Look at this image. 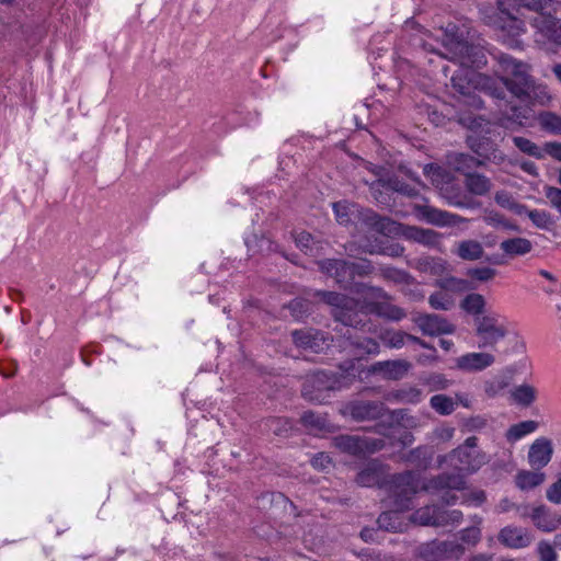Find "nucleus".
<instances>
[{
  "label": "nucleus",
  "instance_id": "obj_33",
  "mask_svg": "<svg viewBox=\"0 0 561 561\" xmlns=\"http://www.w3.org/2000/svg\"><path fill=\"white\" fill-rule=\"evenodd\" d=\"M546 480V474L540 470L519 471L516 476V484L522 490H530L540 485Z\"/></svg>",
  "mask_w": 561,
  "mask_h": 561
},
{
  "label": "nucleus",
  "instance_id": "obj_62",
  "mask_svg": "<svg viewBox=\"0 0 561 561\" xmlns=\"http://www.w3.org/2000/svg\"><path fill=\"white\" fill-rule=\"evenodd\" d=\"M423 271L433 274H440L445 270V263L442 260L430 259L424 261Z\"/></svg>",
  "mask_w": 561,
  "mask_h": 561
},
{
  "label": "nucleus",
  "instance_id": "obj_3",
  "mask_svg": "<svg viewBox=\"0 0 561 561\" xmlns=\"http://www.w3.org/2000/svg\"><path fill=\"white\" fill-rule=\"evenodd\" d=\"M442 43L445 48L442 55L463 67H480L486 62L482 49L465 41L462 33L459 34L455 24L446 26Z\"/></svg>",
  "mask_w": 561,
  "mask_h": 561
},
{
  "label": "nucleus",
  "instance_id": "obj_57",
  "mask_svg": "<svg viewBox=\"0 0 561 561\" xmlns=\"http://www.w3.org/2000/svg\"><path fill=\"white\" fill-rule=\"evenodd\" d=\"M327 378L325 373L319 371L317 373L312 379L310 380L311 385L313 387H317L318 390H333L335 389V382L330 381L329 379L324 381L323 379Z\"/></svg>",
  "mask_w": 561,
  "mask_h": 561
},
{
  "label": "nucleus",
  "instance_id": "obj_48",
  "mask_svg": "<svg viewBox=\"0 0 561 561\" xmlns=\"http://www.w3.org/2000/svg\"><path fill=\"white\" fill-rule=\"evenodd\" d=\"M424 174L431 179L432 183L439 187L443 180L448 176V174L438 165L435 164H426L424 167Z\"/></svg>",
  "mask_w": 561,
  "mask_h": 561
},
{
  "label": "nucleus",
  "instance_id": "obj_39",
  "mask_svg": "<svg viewBox=\"0 0 561 561\" xmlns=\"http://www.w3.org/2000/svg\"><path fill=\"white\" fill-rule=\"evenodd\" d=\"M408 333L396 330H385L379 337L390 348H401L407 341Z\"/></svg>",
  "mask_w": 561,
  "mask_h": 561
},
{
  "label": "nucleus",
  "instance_id": "obj_18",
  "mask_svg": "<svg viewBox=\"0 0 561 561\" xmlns=\"http://www.w3.org/2000/svg\"><path fill=\"white\" fill-rule=\"evenodd\" d=\"M318 264L323 273L333 277L335 282L341 286L346 287L352 283L353 279L350 262L344 260L328 259L320 261Z\"/></svg>",
  "mask_w": 561,
  "mask_h": 561
},
{
  "label": "nucleus",
  "instance_id": "obj_13",
  "mask_svg": "<svg viewBox=\"0 0 561 561\" xmlns=\"http://www.w3.org/2000/svg\"><path fill=\"white\" fill-rule=\"evenodd\" d=\"M463 553V548L456 542L432 541L422 545L419 549V556L425 561H440L449 557H458Z\"/></svg>",
  "mask_w": 561,
  "mask_h": 561
},
{
  "label": "nucleus",
  "instance_id": "obj_53",
  "mask_svg": "<svg viewBox=\"0 0 561 561\" xmlns=\"http://www.w3.org/2000/svg\"><path fill=\"white\" fill-rule=\"evenodd\" d=\"M440 190L444 191L443 187H440ZM443 196L446 198L448 205H450V206H455V207H459V208L472 207V204L467 202L466 197L459 193H457V194L450 193L449 194L448 191L446 190L445 192H443Z\"/></svg>",
  "mask_w": 561,
  "mask_h": 561
},
{
  "label": "nucleus",
  "instance_id": "obj_45",
  "mask_svg": "<svg viewBox=\"0 0 561 561\" xmlns=\"http://www.w3.org/2000/svg\"><path fill=\"white\" fill-rule=\"evenodd\" d=\"M267 425L277 436L286 435L291 430V422L284 417H273L268 420Z\"/></svg>",
  "mask_w": 561,
  "mask_h": 561
},
{
  "label": "nucleus",
  "instance_id": "obj_27",
  "mask_svg": "<svg viewBox=\"0 0 561 561\" xmlns=\"http://www.w3.org/2000/svg\"><path fill=\"white\" fill-rule=\"evenodd\" d=\"M530 518L534 525L545 533H551L556 530L561 522V519L557 515L551 514L542 505L533 508Z\"/></svg>",
  "mask_w": 561,
  "mask_h": 561
},
{
  "label": "nucleus",
  "instance_id": "obj_1",
  "mask_svg": "<svg viewBox=\"0 0 561 561\" xmlns=\"http://www.w3.org/2000/svg\"><path fill=\"white\" fill-rule=\"evenodd\" d=\"M496 60L503 75L500 82L481 73H471L469 81L500 102L504 101L505 89L516 98L534 78L530 73L531 66L503 53L496 56Z\"/></svg>",
  "mask_w": 561,
  "mask_h": 561
},
{
  "label": "nucleus",
  "instance_id": "obj_55",
  "mask_svg": "<svg viewBox=\"0 0 561 561\" xmlns=\"http://www.w3.org/2000/svg\"><path fill=\"white\" fill-rule=\"evenodd\" d=\"M295 242L298 248H300L306 253L312 251V244L314 243L313 237L307 232L301 231L295 236Z\"/></svg>",
  "mask_w": 561,
  "mask_h": 561
},
{
  "label": "nucleus",
  "instance_id": "obj_29",
  "mask_svg": "<svg viewBox=\"0 0 561 561\" xmlns=\"http://www.w3.org/2000/svg\"><path fill=\"white\" fill-rule=\"evenodd\" d=\"M500 249L510 256H518L529 253L533 250V243L526 238L516 237L503 240Z\"/></svg>",
  "mask_w": 561,
  "mask_h": 561
},
{
  "label": "nucleus",
  "instance_id": "obj_35",
  "mask_svg": "<svg viewBox=\"0 0 561 561\" xmlns=\"http://www.w3.org/2000/svg\"><path fill=\"white\" fill-rule=\"evenodd\" d=\"M485 307V299L480 294H469L461 301V308L473 316L481 317L483 316V310Z\"/></svg>",
  "mask_w": 561,
  "mask_h": 561
},
{
  "label": "nucleus",
  "instance_id": "obj_17",
  "mask_svg": "<svg viewBox=\"0 0 561 561\" xmlns=\"http://www.w3.org/2000/svg\"><path fill=\"white\" fill-rule=\"evenodd\" d=\"M346 412L355 421L376 420L381 417L385 412V405L377 401H357L346 407Z\"/></svg>",
  "mask_w": 561,
  "mask_h": 561
},
{
  "label": "nucleus",
  "instance_id": "obj_59",
  "mask_svg": "<svg viewBox=\"0 0 561 561\" xmlns=\"http://www.w3.org/2000/svg\"><path fill=\"white\" fill-rule=\"evenodd\" d=\"M367 252H369L370 254L379 253V254H383V255H388V256H392V257H398L403 254L404 248L398 243H393V244L387 245L380 250L369 249V250H367Z\"/></svg>",
  "mask_w": 561,
  "mask_h": 561
},
{
  "label": "nucleus",
  "instance_id": "obj_34",
  "mask_svg": "<svg viewBox=\"0 0 561 561\" xmlns=\"http://www.w3.org/2000/svg\"><path fill=\"white\" fill-rule=\"evenodd\" d=\"M449 163L455 168L456 171L465 174L481 164V162L469 153L455 152L449 156Z\"/></svg>",
  "mask_w": 561,
  "mask_h": 561
},
{
  "label": "nucleus",
  "instance_id": "obj_49",
  "mask_svg": "<svg viewBox=\"0 0 561 561\" xmlns=\"http://www.w3.org/2000/svg\"><path fill=\"white\" fill-rule=\"evenodd\" d=\"M431 391L444 390L449 387V380L442 374H432L425 379Z\"/></svg>",
  "mask_w": 561,
  "mask_h": 561
},
{
  "label": "nucleus",
  "instance_id": "obj_26",
  "mask_svg": "<svg viewBox=\"0 0 561 561\" xmlns=\"http://www.w3.org/2000/svg\"><path fill=\"white\" fill-rule=\"evenodd\" d=\"M403 234L412 241L421 243L426 247H437L442 242V234L432 229H424L419 227H405Z\"/></svg>",
  "mask_w": 561,
  "mask_h": 561
},
{
  "label": "nucleus",
  "instance_id": "obj_9",
  "mask_svg": "<svg viewBox=\"0 0 561 561\" xmlns=\"http://www.w3.org/2000/svg\"><path fill=\"white\" fill-rule=\"evenodd\" d=\"M534 42L541 48L561 46V19L539 13L530 20Z\"/></svg>",
  "mask_w": 561,
  "mask_h": 561
},
{
  "label": "nucleus",
  "instance_id": "obj_51",
  "mask_svg": "<svg viewBox=\"0 0 561 561\" xmlns=\"http://www.w3.org/2000/svg\"><path fill=\"white\" fill-rule=\"evenodd\" d=\"M333 210L339 224L347 225L351 221V209L346 202L334 203Z\"/></svg>",
  "mask_w": 561,
  "mask_h": 561
},
{
  "label": "nucleus",
  "instance_id": "obj_37",
  "mask_svg": "<svg viewBox=\"0 0 561 561\" xmlns=\"http://www.w3.org/2000/svg\"><path fill=\"white\" fill-rule=\"evenodd\" d=\"M391 399L399 403H417L422 399V391L415 387L401 388L391 393Z\"/></svg>",
  "mask_w": 561,
  "mask_h": 561
},
{
  "label": "nucleus",
  "instance_id": "obj_63",
  "mask_svg": "<svg viewBox=\"0 0 561 561\" xmlns=\"http://www.w3.org/2000/svg\"><path fill=\"white\" fill-rule=\"evenodd\" d=\"M505 382L503 381H489L485 382L484 391L490 398L496 397L504 388Z\"/></svg>",
  "mask_w": 561,
  "mask_h": 561
},
{
  "label": "nucleus",
  "instance_id": "obj_22",
  "mask_svg": "<svg viewBox=\"0 0 561 561\" xmlns=\"http://www.w3.org/2000/svg\"><path fill=\"white\" fill-rule=\"evenodd\" d=\"M451 252L462 261H479L484 255L482 243L476 239H463L456 242Z\"/></svg>",
  "mask_w": 561,
  "mask_h": 561
},
{
  "label": "nucleus",
  "instance_id": "obj_58",
  "mask_svg": "<svg viewBox=\"0 0 561 561\" xmlns=\"http://www.w3.org/2000/svg\"><path fill=\"white\" fill-rule=\"evenodd\" d=\"M481 538V530L479 527H468L460 533V539L469 545H476Z\"/></svg>",
  "mask_w": 561,
  "mask_h": 561
},
{
  "label": "nucleus",
  "instance_id": "obj_21",
  "mask_svg": "<svg viewBox=\"0 0 561 561\" xmlns=\"http://www.w3.org/2000/svg\"><path fill=\"white\" fill-rule=\"evenodd\" d=\"M516 99L529 104L546 105L550 102L551 95L548 88L533 78Z\"/></svg>",
  "mask_w": 561,
  "mask_h": 561
},
{
  "label": "nucleus",
  "instance_id": "obj_54",
  "mask_svg": "<svg viewBox=\"0 0 561 561\" xmlns=\"http://www.w3.org/2000/svg\"><path fill=\"white\" fill-rule=\"evenodd\" d=\"M301 422L306 426H310L312 428H318V430L323 428L325 425L324 419H322L321 416L317 415L316 413H313L311 411H307L301 415Z\"/></svg>",
  "mask_w": 561,
  "mask_h": 561
},
{
  "label": "nucleus",
  "instance_id": "obj_61",
  "mask_svg": "<svg viewBox=\"0 0 561 561\" xmlns=\"http://www.w3.org/2000/svg\"><path fill=\"white\" fill-rule=\"evenodd\" d=\"M488 425V419L483 415L471 416L467 420L466 426L469 431H481Z\"/></svg>",
  "mask_w": 561,
  "mask_h": 561
},
{
  "label": "nucleus",
  "instance_id": "obj_32",
  "mask_svg": "<svg viewBox=\"0 0 561 561\" xmlns=\"http://www.w3.org/2000/svg\"><path fill=\"white\" fill-rule=\"evenodd\" d=\"M537 398V390L535 387L528 383H523L515 387L511 391V399L514 403L520 407H529L531 405Z\"/></svg>",
  "mask_w": 561,
  "mask_h": 561
},
{
  "label": "nucleus",
  "instance_id": "obj_23",
  "mask_svg": "<svg viewBox=\"0 0 561 561\" xmlns=\"http://www.w3.org/2000/svg\"><path fill=\"white\" fill-rule=\"evenodd\" d=\"M411 368V363L405 359L378 362L373 366L374 373L381 374L387 379L398 380L403 378Z\"/></svg>",
  "mask_w": 561,
  "mask_h": 561
},
{
  "label": "nucleus",
  "instance_id": "obj_7",
  "mask_svg": "<svg viewBox=\"0 0 561 561\" xmlns=\"http://www.w3.org/2000/svg\"><path fill=\"white\" fill-rule=\"evenodd\" d=\"M507 333L506 321L496 312L485 313L476 318V334L480 348L495 350L496 344L505 339Z\"/></svg>",
  "mask_w": 561,
  "mask_h": 561
},
{
  "label": "nucleus",
  "instance_id": "obj_38",
  "mask_svg": "<svg viewBox=\"0 0 561 561\" xmlns=\"http://www.w3.org/2000/svg\"><path fill=\"white\" fill-rule=\"evenodd\" d=\"M432 409L442 415H449L455 411L456 403L450 397L435 394L430 400Z\"/></svg>",
  "mask_w": 561,
  "mask_h": 561
},
{
  "label": "nucleus",
  "instance_id": "obj_40",
  "mask_svg": "<svg viewBox=\"0 0 561 561\" xmlns=\"http://www.w3.org/2000/svg\"><path fill=\"white\" fill-rule=\"evenodd\" d=\"M512 140L514 145L518 148V150L522 151L523 153H526L537 159H541L543 157V153L540 150V148L530 139L520 136H515L513 137Z\"/></svg>",
  "mask_w": 561,
  "mask_h": 561
},
{
  "label": "nucleus",
  "instance_id": "obj_6",
  "mask_svg": "<svg viewBox=\"0 0 561 561\" xmlns=\"http://www.w3.org/2000/svg\"><path fill=\"white\" fill-rule=\"evenodd\" d=\"M489 460V456L484 451L478 449V438L476 436H470L462 445L444 456L440 463L448 462L461 471L473 473L486 465Z\"/></svg>",
  "mask_w": 561,
  "mask_h": 561
},
{
  "label": "nucleus",
  "instance_id": "obj_20",
  "mask_svg": "<svg viewBox=\"0 0 561 561\" xmlns=\"http://www.w3.org/2000/svg\"><path fill=\"white\" fill-rule=\"evenodd\" d=\"M291 336L296 346L312 352L321 351L325 344L324 335L314 329L296 330L291 333Z\"/></svg>",
  "mask_w": 561,
  "mask_h": 561
},
{
  "label": "nucleus",
  "instance_id": "obj_28",
  "mask_svg": "<svg viewBox=\"0 0 561 561\" xmlns=\"http://www.w3.org/2000/svg\"><path fill=\"white\" fill-rule=\"evenodd\" d=\"M383 478V467L376 461H371L357 474L356 482L362 486L370 488L379 485Z\"/></svg>",
  "mask_w": 561,
  "mask_h": 561
},
{
  "label": "nucleus",
  "instance_id": "obj_31",
  "mask_svg": "<svg viewBox=\"0 0 561 561\" xmlns=\"http://www.w3.org/2000/svg\"><path fill=\"white\" fill-rule=\"evenodd\" d=\"M538 422L534 420H527L510 426L505 433V438L508 443L514 444L522 439L526 435H529L537 431Z\"/></svg>",
  "mask_w": 561,
  "mask_h": 561
},
{
  "label": "nucleus",
  "instance_id": "obj_43",
  "mask_svg": "<svg viewBox=\"0 0 561 561\" xmlns=\"http://www.w3.org/2000/svg\"><path fill=\"white\" fill-rule=\"evenodd\" d=\"M451 82L454 88L463 96V103L474 108H481L483 106L482 100L477 94L470 93L467 88L458 82L457 78L453 77Z\"/></svg>",
  "mask_w": 561,
  "mask_h": 561
},
{
  "label": "nucleus",
  "instance_id": "obj_12",
  "mask_svg": "<svg viewBox=\"0 0 561 561\" xmlns=\"http://www.w3.org/2000/svg\"><path fill=\"white\" fill-rule=\"evenodd\" d=\"M414 213L421 219L426 221L427 224L437 226V227H450L459 224H467L470 219L461 217L457 214L449 213L446 210H442L435 208L430 205H415L413 207Z\"/></svg>",
  "mask_w": 561,
  "mask_h": 561
},
{
  "label": "nucleus",
  "instance_id": "obj_24",
  "mask_svg": "<svg viewBox=\"0 0 561 561\" xmlns=\"http://www.w3.org/2000/svg\"><path fill=\"white\" fill-rule=\"evenodd\" d=\"M528 118L527 110L517 105L504 103L500 125L506 129L516 130L525 125Z\"/></svg>",
  "mask_w": 561,
  "mask_h": 561
},
{
  "label": "nucleus",
  "instance_id": "obj_50",
  "mask_svg": "<svg viewBox=\"0 0 561 561\" xmlns=\"http://www.w3.org/2000/svg\"><path fill=\"white\" fill-rule=\"evenodd\" d=\"M352 279L357 276H367L374 272V266L370 261L362 260L359 262H350Z\"/></svg>",
  "mask_w": 561,
  "mask_h": 561
},
{
  "label": "nucleus",
  "instance_id": "obj_64",
  "mask_svg": "<svg viewBox=\"0 0 561 561\" xmlns=\"http://www.w3.org/2000/svg\"><path fill=\"white\" fill-rule=\"evenodd\" d=\"M289 309L291 310L293 316L296 318L301 317L304 313L308 312V310H309L308 304L302 300H299V299L293 300L289 304Z\"/></svg>",
  "mask_w": 561,
  "mask_h": 561
},
{
  "label": "nucleus",
  "instance_id": "obj_60",
  "mask_svg": "<svg viewBox=\"0 0 561 561\" xmlns=\"http://www.w3.org/2000/svg\"><path fill=\"white\" fill-rule=\"evenodd\" d=\"M546 496L551 503L561 504V477L548 488Z\"/></svg>",
  "mask_w": 561,
  "mask_h": 561
},
{
  "label": "nucleus",
  "instance_id": "obj_8",
  "mask_svg": "<svg viewBox=\"0 0 561 561\" xmlns=\"http://www.w3.org/2000/svg\"><path fill=\"white\" fill-rule=\"evenodd\" d=\"M356 293L376 300L367 304V309L378 317L390 321H400L407 317L405 310L399 306L392 305L390 302L391 297L380 287L357 284Z\"/></svg>",
  "mask_w": 561,
  "mask_h": 561
},
{
  "label": "nucleus",
  "instance_id": "obj_19",
  "mask_svg": "<svg viewBox=\"0 0 561 561\" xmlns=\"http://www.w3.org/2000/svg\"><path fill=\"white\" fill-rule=\"evenodd\" d=\"M494 363L495 357L485 352L467 353L456 359L457 368L465 371H481Z\"/></svg>",
  "mask_w": 561,
  "mask_h": 561
},
{
  "label": "nucleus",
  "instance_id": "obj_44",
  "mask_svg": "<svg viewBox=\"0 0 561 561\" xmlns=\"http://www.w3.org/2000/svg\"><path fill=\"white\" fill-rule=\"evenodd\" d=\"M428 302L436 310H448L453 306V299L443 291L431 295Z\"/></svg>",
  "mask_w": 561,
  "mask_h": 561
},
{
  "label": "nucleus",
  "instance_id": "obj_16",
  "mask_svg": "<svg viewBox=\"0 0 561 561\" xmlns=\"http://www.w3.org/2000/svg\"><path fill=\"white\" fill-rule=\"evenodd\" d=\"M414 322L423 334L430 336L455 332V325L438 314H420L414 319Z\"/></svg>",
  "mask_w": 561,
  "mask_h": 561
},
{
  "label": "nucleus",
  "instance_id": "obj_56",
  "mask_svg": "<svg viewBox=\"0 0 561 561\" xmlns=\"http://www.w3.org/2000/svg\"><path fill=\"white\" fill-rule=\"evenodd\" d=\"M482 219L488 226L494 228H500L501 224H504V216L492 209H484Z\"/></svg>",
  "mask_w": 561,
  "mask_h": 561
},
{
  "label": "nucleus",
  "instance_id": "obj_42",
  "mask_svg": "<svg viewBox=\"0 0 561 561\" xmlns=\"http://www.w3.org/2000/svg\"><path fill=\"white\" fill-rule=\"evenodd\" d=\"M380 273L385 279L396 284H410L412 280V277L409 273L394 267H383L381 268Z\"/></svg>",
  "mask_w": 561,
  "mask_h": 561
},
{
  "label": "nucleus",
  "instance_id": "obj_47",
  "mask_svg": "<svg viewBox=\"0 0 561 561\" xmlns=\"http://www.w3.org/2000/svg\"><path fill=\"white\" fill-rule=\"evenodd\" d=\"M496 271L489 266L473 267L468 270V276L480 282H488L494 278Z\"/></svg>",
  "mask_w": 561,
  "mask_h": 561
},
{
  "label": "nucleus",
  "instance_id": "obj_52",
  "mask_svg": "<svg viewBox=\"0 0 561 561\" xmlns=\"http://www.w3.org/2000/svg\"><path fill=\"white\" fill-rule=\"evenodd\" d=\"M503 30L506 31L508 35L517 37L525 33V24L523 21L508 15L505 25H503Z\"/></svg>",
  "mask_w": 561,
  "mask_h": 561
},
{
  "label": "nucleus",
  "instance_id": "obj_2",
  "mask_svg": "<svg viewBox=\"0 0 561 561\" xmlns=\"http://www.w3.org/2000/svg\"><path fill=\"white\" fill-rule=\"evenodd\" d=\"M419 486L417 474L412 471L396 474L387 482L389 505L394 510L379 515L377 519L379 528L392 533L407 530L410 523L404 520L400 513L412 507V499L416 494Z\"/></svg>",
  "mask_w": 561,
  "mask_h": 561
},
{
  "label": "nucleus",
  "instance_id": "obj_30",
  "mask_svg": "<svg viewBox=\"0 0 561 561\" xmlns=\"http://www.w3.org/2000/svg\"><path fill=\"white\" fill-rule=\"evenodd\" d=\"M465 186L471 194L482 196L490 192L492 185L491 181L483 174L467 173Z\"/></svg>",
  "mask_w": 561,
  "mask_h": 561
},
{
  "label": "nucleus",
  "instance_id": "obj_4",
  "mask_svg": "<svg viewBox=\"0 0 561 561\" xmlns=\"http://www.w3.org/2000/svg\"><path fill=\"white\" fill-rule=\"evenodd\" d=\"M466 488L465 478L459 474H439L422 485L427 492L439 493L440 500L446 505H454L459 497L453 494V491H462ZM485 501V493L483 491L472 492L470 494L463 493L460 503L461 504H474L481 505Z\"/></svg>",
  "mask_w": 561,
  "mask_h": 561
},
{
  "label": "nucleus",
  "instance_id": "obj_36",
  "mask_svg": "<svg viewBox=\"0 0 561 561\" xmlns=\"http://www.w3.org/2000/svg\"><path fill=\"white\" fill-rule=\"evenodd\" d=\"M494 201L499 206L508 209L517 215H522L527 210L526 206L517 203L513 195L506 191L496 192L494 195Z\"/></svg>",
  "mask_w": 561,
  "mask_h": 561
},
{
  "label": "nucleus",
  "instance_id": "obj_15",
  "mask_svg": "<svg viewBox=\"0 0 561 561\" xmlns=\"http://www.w3.org/2000/svg\"><path fill=\"white\" fill-rule=\"evenodd\" d=\"M553 444L550 438L538 437L528 449V463L535 470H540L546 467L552 459Z\"/></svg>",
  "mask_w": 561,
  "mask_h": 561
},
{
  "label": "nucleus",
  "instance_id": "obj_5",
  "mask_svg": "<svg viewBox=\"0 0 561 561\" xmlns=\"http://www.w3.org/2000/svg\"><path fill=\"white\" fill-rule=\"evenodd\" d=\"M316 295L332 307V314L336 321L355 329H363L366 325L356 299L334 291H317Z\"/></svg>",
  "mask_w": 561,
  "mask_h": 561
},
{
  "label": "nucleus",
  "instance_id": "obj_14",
  "mask_svg": "<svg viewBox=\"0 0 561 561\" xmlns=\"http://www.w3.org/2000/svg\"><path fill=\"white\" fill-rule=\"evenodd\" d=\"M497 540L506 548L524 549L531 545L534 537L527 528L508 525L499 531Z\"/></svg>",
  "mask_w": 561,
  "mask_h": 561
},
{
  "label": "nucleus",
  "instance_id": "obj_11",
  "mask_svg": "<svg viewBox=\"0 0 561 561\" xmlns=\"http://www.w3.org/2000/svg\"><path fill=\"white\" fill-rule=\"evenodd\" d=\"M334 445L340 450L356 456L380 450L385 446V440L370 437L341 435L334 438Z\"/></svg>",
  "mask_w": 561,
  "mask_h": 561
},
{
  "label": "nucleus",
  "instance_id": "obj_10",
  "mask_svg": "<svg viewBox=\"0 0 561 561\" xmlns=\"http://www.w3.org/2000/svg\"><path fill=\"white\" fill-rule=\"evenodd\" d=\"M462 519V512L459 510L444 511L435 505H427L415 511L409 523L420 526L443 527L459 524Z\"/></svg>",
  "mask_w": 561,
  "mask_h": 561
},
{
  "label": "nucleus",
  "instance_id": "obj_41",
  "mask_svg": "<svg viewBox=\"0 0 561 561\" xmlns=\"http://www.w3.org/2000/svg\"><path fill=\"white\" fill-rule=\"evenodd\" d=\"M540 126L551 133L561 134V117L551 112L539 114Z\"/></svg>",
  "mask_w": 561,
  "mask_h": 561
},
{
  "label": "nucleus",
  "instance_id": "obj_25",
  "mask_svg": "<svg viewBox=\"0 0 561 561\" xmlns=\"http://www.w3.org/2000/svg\"><path fill=\"white\" fill-rule=\"evenodd\" d=\"M363 221L385 236L397 234L401 228L396 221L387 217H380L373 210H365L363 213Z\"/></svg>",
  "mask_w": 561,
  "mask_h": 561
},
{
  "label": "nucleus",
  "instance_id": "obj_46",
  "mask_svg": "<svg viewBox=\"0 0 561 561\" xmlns=\"http://www.w3.org/2000/svg\"><path fill=\"white\" fill-rule=\"evenodd\" d=\"M554 543H550L546 540L538 542L537 552L540 561H557V553L554 551Z\"/></svg>",
  "mask_w": 561,
  "mask_h": 561
}]
</instances>
